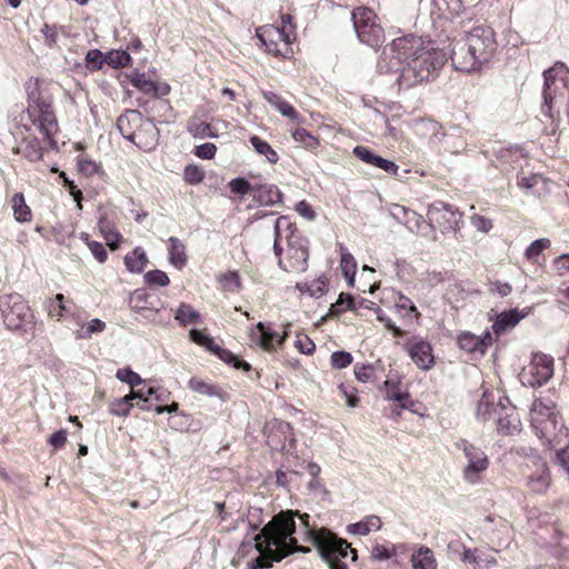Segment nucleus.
Segmentation results:
<instances>
[{"label": "nucleus", "instance_id": "f257e3e1", "mask_svg": "<svg viewBox=\"0 0 569 569\" xmlns=\"http://www.w3.org/2000/svg\"><path fill=\"white\" fill-rule=\"evenodd\" d=\"M447 61V53L425 44L415 36H403L392 40L385 47L377 62L381 74H397L396 82L400 88L410 89L433 79Z\"/></svg>", "mask_w": 569, "mask_h": 569}, {"label": "nucleus", "instance_id": "f03ea898", "mask_svg": "<svg viewBox=\"0 0 569 569\" xmlns=\"http://www.w3.org/2000/svg\"><path fill=\"white\" fill-rule=\"evenodd\" d=\"M296 517L309 529V515H300L299 511L282 510L274 515L266 523L259 533L253 537L254 548L259 556L247 562V569H269L274 562H280L286 557L295 553H308L309 547L298 545L295 537Z\"/></svg>", "mask_w": 569, "mask_h": 569}, {"label": "nucleus", "instance_id": "7ed1b4c3", "mask_svg": "<svg viewBox=\"0 0 569 569\" xmlns=\"http://www.w3.org/2000/svg\"><path fill=\"white\" fill-rule=\"evenodd\" d=\"M530 421L543 446L557 447L566 443L568 429L559 418L556 405L551 399L538 398L532 402Z\"/></svg>", "mask_w": 569, "mask_h": 569}, {"label": "nucleus", "instance_id": "20e7f679", "mask_svg": "<svg viewBox=\"0 0 569 569\" xmlns=\"http://www.w3.org/2000/svg\"><path fill=\"white\" fill-rule=\"evenodd\" d=\"M503 164H510L517 172V186L526 194L541 197L549 192V181L540 173L532 172L529 167L527 154L520 148L506 150L500 154Z\"/></svg>", "mask_w": 569, "mask_h": 569}, {"label": "nucleus", "instance_id": "39448f33", "mask_svg": "<svg viewBox=\"0 0 569 569\" xmlns=\"http://www.w3.org/2000/svg\"><path fill=\"white\" fill-rule=\"evenodd\" d=\"M309 540L319 549L323 560L328 562L330 569H347L341 560L352 555V560L357 559V552L347 540L337 537L331 532H315L308 530Z\"/></svg>", "mask_w": 569, "mask_h": 569}, {"label": "nucleus", "instance_id": "423d86ee", "mask_svg": "<svg viewBox=\"0 0 569 569\" xmlns=\"http://www.w3.org/2000/svg\"><path fill=\"white\" fill-rule=\"evenodd\" d=\"M353 29L360 42L377 49L385 41V30L377 14L367 7H358L351 12Z\"/></svg>", "mask_w": 569, "mask_h": 569}, {"label": "nucleus", "instance_id": "0eeeda50", "mask_svg": "<svg viewBox=\"0 0 569 569\" xmlns=\"http://www.w3.org/2000/svg\"><path fill=\"white\" fill-rule=\"evenodd\" d=\"M0 311L6 327L10 330L22 329L32 318L30 308L18 293L0 296Z\"/></svg>", "mask_w": 569, "mask_h": 569}, {"label": "nucleus", "instance_id": "6e6552de", "mask_svg": "<svg viewBox=\"0 0 569 569\" xmlns=\"http://www.w3.org/2000/svg\"><path fill=\"white\" fill-rule=\"evenodd\" d=\"M287 241V262L282 259L278 261L281 269L288 272H305L308 268V240L303 238L295 228V231H290L284 236Z\"/></svg>", "mask_w": 569, "mask_h": 569}, {"label": "nucleus", "instance_id": "1a4fd4ad", "mask_svg": "<svg viewBox=\"0 0 569 569\" xmlns=\"http://www.w3.org/2000/svg\"><path fill=\"white\" fill-rule=\"evenodd\" d=\"M430 231L438 228L443 234L456 232L462 222V214L452 204L437 201L429 206L427 211Z\"/></svg>", "mask_w": 569, "mask_h": 569}, {"label": "nucleus", "instance_id": "9d476101", "mask_svg": "<svg viewBox=\"0 0 569 569\" xmlns=\"http://www.w3.org/2000/svg\"><path fill=\"white\" fill-rule=\"evenodd\" d=\"M553 370V358L542 352H536L528 366L520 372V380L523 386L540 387L550 380Z\"/></svg>", "mask_w": 569, "mask_h": 569}, {"label": "nucleus", "instance_id": "9b49d317", "mask_svg": "<svg viewBox=\"0 0 569 569\" xmlns=\"http://www.w3.org/2000/svg\"><path fill=\"white\" fill-rule=\"evenodd\" d=\"M495 30L489 26L473 27L462 39L478 54L482 64L490 61L497 48Z\"/></svg>", "mask_w": 569, "mask_h": 569}, {"label": "nucleus", "instance_id": "f8f14e48", "mask_svg": "<svg viewBox=\"0 0 569 569\" xmlns=\"http://www.w3.org/2000/svg\"><path fill=\"white\" fill-rule=\"evenodd\" d=\"M526 487L533 495H543L551 485V476L547 463L540 457L528 459L522 469Z\"/></svg>", "mask_w": 569, "mask_h": 569}, {"label": "nucleus", "instance_id": "ddd939ff", "mask_svg": "<svg viewBox=\"0 0 569 569\" xmlns=\"http://www.w3.org/2000/svg\"><path fill=\"white\" fill-rule=\"evenodd\" d=\"M29 119L38 130L43 134L44 140L48 142L51 150L58 151V142L54 136L59 131L58 121L52 109V102L39 106L34 113H28Z\"/></svg>", "mask_w": 569, "mask_h": 569}, {"label": "nucleus", "instance_id": "4468645a", "mask_svg": "<svg viewBox=\"0 0 569 569\" xmlns=\"http://www.w3.org/2000/svg\"><path fill=\"white\" fill-rule=\"evenodd\" d=\"M267 445L276 451H289L293 443V431L289 422L273 419L266 423Z\"/></svg>", "mask_w": 569, "mask_h": 569}, {"label": "nucleus", "instance_id": "2eb2a0df", "mask_svg": "<svg viewBox=\"0 0 569 569\" xmlns=\"http://www.w3.org/2000/svg\"><path fill=\"white\" fill-rule=\"evenodd\" d=\"M477 56L462 38L453 41L450 59L456 70L462 72L480 70L483 64Z\"/></svg>", "mask_w": 569, "mask_h": 569}, {"label": "nucleus", "instance_id": "dca6fc26", "mask_svg": "<svg viewBox=\"0 0 569 569\" xmlns=\"http://www.w3.org/2000/svg\"><path fill=\"white\" fill-rule=\"evenodd\" d=\"M457 447L463 451L468 459V465L463 470L465 478L470 482H475L478 478V473L488 467L487 456L483 451L476 448L465 439L457 442Z\"/></svg>", "mask_w": 569, "mask_h": 569}, {"label": "nucleus", "instance_id": "f3484780", "mask_svg": "<svg viewBox=\"0 0 569 569\" xmlns=\"http://www.w3.org/2000/svg\"><path fill=\"white\" fill-rule=\"evenodd\" d=\"M390 213L399 223L405 224L409 231L421 236L430 233V223L416 211L401 204H393Z\"/></svg>", "mask_w": 569, "mask_h": 569}, {"label": "nucleus", "instance_id": "a211bd4d", "mask_svg": "<svg viewBox=\"0 0 569 569\" xmlns=\"http://www.w3.org/2000/svg\"><path fill=\"white\" fill-rule=\"evenodd\" d=\"M287 337L288 332L286 330L280 333L263 322H258L250 333L251 341L267 351L276 350L282 346Z\"/></svg>", "mask_w": 569, "mask_h": 569}, {"label": "nucleus", "instance_id": "6ab92c4d", "mask_svg": "<svg viewBox=\"0 0 569 569\" xmlns=\"http://www.w3.org/2000/svg\"><path fill=\"white\" fill-rule=\"evenodd\" d=\"M406 349L415 362L421 370H429L435 365L432 347L430 342L422 338H413L406 343Z\"/></svg>", "mask_w": 569, "mask_h": 569}, {"label": "nucleus", "instance_id": "aec40b11", "mask_svg": "<svg viewBox=\"0 0 569 569\" xmlns=\"http://www.w3.org/2000/svg\"><path fill=\"white\" fill-rule=\"evenodd\" d=\"M522 430L519 412L508 398L500 397V433L518 435Z\"/></svg>", "mask_w": 569, "mask_h": 569}, {"label": "nucleus", "instance_id": "412c9836", "mask_svg": "<svg viewBox=\"0 0 569 569\" xmlns=\"http://www.w3.org/2000/svg\"><path fill=\"white\" fill-rule=\"evenodd\" d=\"M143 122V116L138 110H126L117 120V128L121 136L130 141L136 142L137 138H140V133H137L140 124Z\"/></svg>", "mask_w": 569, "mask_h": 569}, {"label": "nucleus", "instance_id": "4be33fe9", "mask_svg": "<svg viewBox=\"0 0 569 569\" xmlns=\"http://www.w3.org/2000/svg\"><path fill=\"white\" fill-rule=\"evenodd\" d=\"M353 154L365 163L379 168L388 174H398L399 167L393 161L380 157L366 146L355 147Z\"/></svg>", "mask_w": 569, "mask_h": 569}, {"label": "nucleus", "instance_id": "5701e85b", "mask_svg": "<svg viewBox=\"0 0 569 569\" xmlns=\"http://www.w3.org/2000/svg\"><path fill=\"white\" fill-rule=\"evenodd\" d=\"M491 341L492 338L488 330L483 331L480 336H476L471 332H463L458 337L459 347L468 352L478 351L483 353Z\"/></svg>", "mask_w": 569, "mask_h": 569}, {"label": "nucleus", "instance_id": "b1692460", "mask_svg": "<svg viewBox=\"0 0 569 569\" xmlns=\"http://www.w3.org/2000/svg\"><path fill=\"white\" fill-rule=\"evenodd\" d=\"M13 152L21 154L30 162H37L43 158L44 149L41 147L40 140L37 137L27 136L13 148Z\"/></svg>", "mask_w": 569, "mask_h": 569}, {"label": "nucleus", "instance_id": "393cba45", "mask_svg": "<svg viewBox=\"0 0 569 569\" xmlns=\"http://www.w3.org/2000/svg\"><path fill=\"white\" fill-rule=\"evenodd\" d=\"M253 201L259 206H274L282 202V192L276 184L254 183Z\"/></svg>", "mask_w": 569, "mask_h": 569}, {"label": "nucleus", "instance_id": "a878e982", "mask_svg": "<svg viewBox=\"0 0 569 569\" xmlns=\"http://www.w3.org/2000/svg\"><path fill=\"white\" fill-rule=\"evenodd\" d=\"M569 81L555 82L549 80L543 84V103L541 106L542 113L549 119H553L552 113V101L558 94H563V91L568 88Z\"/></svg>", "mask_w": 569, "mask_h": 569}, {"label": "nucleus", "instance_id": "bb28decb", "mask_svg": "<svg viewBox=\"0 0 569 569\" xmlns=\"http://www.w3.org/2000/svg\"><path fill=\"white\" fill-rule=\"evenodd\" d=\"M137 133H140V138L136 139L134 144L140 149L152 150L156 147L159 139V129L153 121L143 119Z\"/></svg>", "mask_w": 569, "mask_h": 569}, {"label": "nucleus", "instance_id": "cd10ccee", "mask_svg": "<svg viewBox=\"0 0 569 569\" xmlns=\"http://www.w3.org/2000/svg\"><path fill=\"white\" fill-rule=\"evenodd\" d=\"M262 97L283 117H287L290 120L296 121L298 123L302 122V118L296 111V109L289 102L283 100L278 93L264 90L262 91Z\"/></svg>", "mask_w": 569, "mask_h": 569}, {"label": "nucleus", "instance_id": "c85d7f7f", "mask_svg": "<svg viewBox=\"0 0 569 569\" xmlns=\"http://www.w3.org/2000/svg\"><path fill=\"white\" fill-rule=\"evenodd\" d=\"M190 339L199 346L204 347L207 350L211 351L219 359H231V351L218 346L214 343L213 339L198 329H191L189 332Z\"/></svg>", "mask_w": 569, "mask_h": 569}, {"label": "nucleus", "instance_id": "c756f323", "mask_svg": "<svg viewBox=\"0 0 569 569\" xmlns=\"http://www.w3.org/2000/svg\"><path fill=\"white\" fill-rule=\"evenodd\" d=\"M413 569H437L433 551L428 547H420L410 558Z\"/></svg>", "mask_w": 569, "mask_h": 569}, {"label": "nucleus", "instance_id": "7c9ffc66", "mask_svg": "<svg viewBox=\"0 0 569 569\" xmlns=\"http://www.w3.org/2000/svg\"><path fill=\"white\" fill-rule=\"evenodd\" d=\"M273 229H274L273 251H274V254L278 257V261H279L281 259V253H282V247L280 246V241L282 238H284V236L287 233H289L290 231H295V228H293V224L291 223V221L289 220V218L282 216V217H279L274 221Z\"/></svg>", "mask_w": 569, "mask_h": 569}, {"label": "nucleus", "instance_id": "2f4dec72", "mask_svg": "<svg viewBox=\"0 0 569 569\" xmlns=\"http://www.w3.org/2000/svg\"><path fill=\"white\" fill-rule=\"evenodd\" d=\"M131 84L144 94L157 97L156 82L152 81L144 72L133 70L128 76Z\"/></svg>", "mask_w": 569, "mask_h": 569}, {"label": "nucleus", "instance_id": "473e14b6", "mask_svg": "<svg viewBox=\"0 0 569 569\" xmlns=\"http://www.w3.org/2000/svg\"><path fill=\"white\" fill-rule=\"evenodd\" d=\"M381 528V520L378 516L371 515L363 520L351 523L347 527L349 533L366 536L371 530H379Z\"/></svg>", "mask_w": 569, "mask_h": 569}, {"label": "nucleus", "instance_id": "72a5a7b5", "mask_svg": "<svg viewBox=\"0 0 569 569\" xmlns=\"http://www.w3.org/2000/svg\"><path fill=\"white\" fill-rule=\"evenodd\" d=\"M385 387H386L385 398L387 400L397 402V405L401 409H410L415 405L413 400L410 398V395L408 392H391L390 391L389 388H398V382H396L391 379H388L385 381Z\"/></svg>", "mask_w": 569, "mask_h": 569}, {"label": "nucleus", "instance_id": "f704fd0d", "mask_svg": "<svg viewBox=\"0 0 569 569\" xmlns=\"http://www.w3.org/2000/svg\"><path fill=\"white\" fill-rule=\"evenodd\" d=\"M169 261L178 269H181L187 263V254L184 244L176 237L169 238Z\"/></svg>", "mask_w": 569, "mask_h": 569}, {"label": "nucleus", "instance_id": "c9c22d12", "mask_svg": "<svg viewBox=\"0 0 569 569\" xmlns=\"http://www.w3.org/2000/svg\"><path fill=\"white\" fill-rule=\"evenodd\" d=\"M187 131L197 139L216 138L218 134L213 131L211 126L201 121L199 118H191L187 124Z\"/></svg>", "mask_w": 569, "mask_h": 569}, {"label": "nucleus", "instance_id": "e433bc0d", "mask_svg": "<svg viewBox=\"0 0 569 569\" xmlns=\"http://www.w3.org/2000/svg\"><path fill=\"white\" fill-rule=\"evenodd\" d=\"M148 262L146 252L137 247L124 257V264L130 272H141Z\"/></svg>", "mask_w": 569, "mask_h": 569}, {"label": "nucleus", "instance_id": "4c0bfd02", "mask_svg": "<svg viewBox=\"0 0 569 569\" xmlns=\"http://www.w3.org/2000/svg\"><path fill=\"white\" fill-rule=\"evenodd\" d=\"M14 219L19 222H27L31 220V210L27 206L24 196L21 192H17L11 199Z\"/></svg>", "mask_w": 569, "mask_h": 569}, {"label": "nucleus", "instance_id": "58836bf2", "mask_svg": "<svg viewBox=\"0 0 569 569\" xmlns=\"http://www.w3.org/2000/svg\"><path fill=\"white\" fill-rule=\"evenodd\" d=\"M200 313L194 310L188 303H180L178 309L174 311V319L179 322L180 326L186 327L191 323H197L200 320Z\"/></svg>", "mask_w": 569, "mask_h": 569}, {"label": "nucleus", "instance_id": "ea45409f", "mask_svg": "<svg viewBox=\"0 0 569 569\" xmlns=\"http://www.w3.org/2000/svg\"><path fill=\"white\" fill-rule=\"evenodd\" d=\"M495 411L493 393L483 391L476 407V417L481 421H487Z\"/></svg>", "mask_w": 569, "mask_h": 569}, {"label": "nucleus", "instance_id": "a19ab883", "mask_svg": "<svg viewBox=\"0 0 569 569\" xmlns=\"http://www.w3.org/2000/svg\"><path fill=\"white\" fill-rule=\"evenodd\" d=\"M528 313L529 311L527 309L521 311L518 309H511L500 312V331L516 327L528 316Z\"/></svg>", "mask_w": 569, "mask_h": 569}, {"label": "nucleus", "instance_id": "79ce46f5", "mask_svg": "<svg viewBox=\"0 0 569 569\" xmlns=\"http://www.w3.org/2000/svg\"><path fill=\"white\" fill-rule=\"evenodd\" d=\"M250 143L253 147V149L259 153L267 158V160L274 164L278 162L279 157L276 150L264 140H262L258 136H252L250 138Z\"/></svg>", "mask_w": 569, "mask_h": 569}, {"label": "nucleus", "instance_id": "37998d69", "mask_svg": "<svg viewBox=\"0 0 569 569\" xmlns=\"http://www.w3.org/2000/svg\"><path fill=\"white\" fill-rule=\"evenodd\" d=\"M98 226L108 246L112 250L117 249L122 240V236L112 228V226L107 219H101Z\"/></svg>", "mask_w": 569, "mask_h": 569}, {"label": "nucleus", "instance_id": "c03bdc74", "mask_svg": "<svg viewBox=\"0 0 569 569\" xmlns=\"http://www.w3.org/2000/svg\"><path fill=\"white\" fill-rule=\"evenodd\" d=\"M545 83L549 80L555 82L569 81V70L562 62H557L553 67L543 72Z\"/></svg>", "mask_w": 569, "mask_h": 569}, {"label": "nucleus", "instance_id": "a18cd8bd", "mask_svg": "<svg viewBox=\"0 0 569 569\" xmlns=\"http://www.w3.org/2000/svg\"><path fill=\"white\" fill-rule=\"evenodd\" d=\"M131 61L130 54L124 50H112L104 56V62L112 68H122Z\"/></svg>", "mask_w": 569, "mask_h": 569}, {"label": "nucleus", "instance_id": "49530a36", "mask_svg": "<svg viewBox=\"0 0 569 569\" xmlns=\"http://www.w3.org/2000/svg\"><path fill=\"white\" fill-rule=\"evenodd\" d=\"M218 282L226 291H236L240 288V277L236 271H228L218 277Z\"/></svg>", "mask_w": 569, "mask_h": 569}, {"label": "nucleus", "instance_id": "de8ad7c7", "mask_svg": "<svg viewBox=\"0 0 569 569\" xmlns=\"http://www.w3.org/2000/svg\"><path fill=\"white\" fill-rule=\"evenodd\" d=\"M188 386L192 391L203 396L213 397L219 395L217 388L213 385H210L198 378H191L188 382Z\"/></svg>", "mask_w": 569, "mask_h": 569}, {"label": "nucleus", "instance_id": "09e8293b", "mask_svg": "<svg viewBox=\"0 0 569 569\" xmlns=\"http://www.w3.org/2000/svg\"><path fill=\"white\" fill-rule=\"evenodd\" d=\"M292 138L296 142L302 143L308 149H316L319 146V140L305 128L296 129Z\"/></svg>", "mask_w": 569, "mask_h": 569}, {"label": "nucleus", "instance_id": "8fccbe9b", "mask_svg": "<svg viewBox=\"0 0 569 569\" xmlns=\"http://www.w3.org/2000/svg\"><path fill=\"white\" fill-rule=\"evenodd\" d=\"M232 193L244 196L249 192L253 194L254 183L249 182L246 178L238 177L229 181L228 183Z\"/></svg>", "mask_w": 569, "mask_h": 569}, {"label": "nucleus", "instance_id": "3c124183", "mask_svg": "<svg viewBox=\"0 0 569 569\" xmlns=\"http://www.w3.org/2000/svg\"><path fill=\"white\" fill-rule=\"evenodd\" d=\"M397 553V545H379L373 546L371 557L376 560H389Z\"/></svg>", "mask_w": 569, "mask_h": 569}, {"label": "nucleus", "instance_id": "603ef678", "mask_svg": "<svg viewBox=\"0 0 569 569\" xmlns=\"http://www.w3.org/2000/svg\"><path fill=\"white\" fill-rule=\"evenodd\" d=\"M116 378L119 379L120 381L129 385L132 388L141 385L143 381L137 372L131 370L130 367H124V368L118 369L116 372Z\"/></svg>", "mask_w": 569, "mask_h": 569}, {"label": "nucleus", "instance_id": "864d4df0", "mask_svg": "<svg viewBox=\"0 0 569 569\" xmlns=\"http://www.w3.org/2000/svg\"><path fill=\"white\" fill-rule=\"evenodd\" d=\"M204 178V171L200 166L188 164L183 170V179L189 184H199Z\"/></svg>", "mask_w": 569, "mask_h": 569}, {"label": "nucleus", "instance_id": "5fc2aeb1", "mask_svg": "<svg viewBox=\"0 0 569 569\" xmlns=\"http://www.w3.org/2000/svg\"><path fill=\"white\" fill-rule=\"evenodd\" d=\"M551 244L550 240L547 238H541L535 240L526 250V257L529 260L536 261L541 252L549 248Z\"/></svg>", "mask_w": 569, "mask_h": 569}, {"label": "nucleus", "instance_id": "6e6d98bb", "mask_svg": "<svg viewBox=\"0 0 569 569\" xmlns=\"http://www.w3.org/2000/svg\"><path fill=\"white\" fill-rule=\"evenodd\" d=\"M51 100L43 97L38 88L28 91V113H34V110L39 109V106L48 104Z\"/></svg>", "mask_w": 569, "mask_h": 569}, {"label": "nucleus", "instance_id": "4d7b16f0", "mask_svg": "<svg viewBox=\"0 0 569 569\" xmlns=\"http://www.w3.org/2000/svg\"><path fill=\"white\" fill-rule=\"evenodd\" d=\"M569 447V439L566 438V443L557 447H547L550 450L556 451V463L559 465L569 475V453L567 452V448Z\"/></svg>", "mask_w": 569, "mask_h": 569}, {"label": "nucleus", "instance_id": "13d9d810", "mask_svg": "<svg viewBox=\"0 0 569 569\" xmlns=\"http://www.w3.org/2000/svg\"><path fill=\"white\" fill-rule=\"evenodd\" d=\"M298 289L303 293H308L310 297L318 298L326 292L327 282L326 280L319 278L313 280L310 284H306V289L302 286L298 284Z\"/></svg>", "mask_w": 569, "mask_h": 569}, {"label": "nucleus", "instance_id": "bf43d9fd", "mask_svg": "<svg viewBox=\"0 0 569 569\" xmlns=\"http://www.w3.org/2000/svg\"><path fill=\"white\" fill-rule=\"evenodd\" d=\"M352 356L348 351H335L331 353L330 363L333 369H343L352 363Z\"/></svg>", "mask_w": 569, "mask_h": 569}, {"label": "nucleus", "instance_id": "052dcab7", "mask_svg": "<svg viewBox=\"0 0 569 569\" xmlns=\"http://www.w3.org/2000/svg\"><path fill=\"white\" fill-rule=\"evenodd\" d=\"M144 281L148 286L166 287L170 280L167 273L162 270H151L144 274Z\"/></svg>", "mask_w": 569, "mask_h": 569}, {"label": "nucleus", "instance_id": "680f3d73", "mask_svg": "<svg viewBox=\"0 0 569 569\" xmlns=\"http://www.w3.org/2000/svg\"><path fill=\"white\" fill-rule=\"evenodd\" d=\"M396 308L399 312L402 313L403 317H407L409 313H413L415 318L420 316L412 300L403 295H400L396 300Z\"/></svg>", "mask_w": 569, "mask_h": 569}, {"label": "nucleus", "instance_id": "e2e57ef3", "mask_svg": "<svg viewBox=\"0 0 569 569\" xmlns=\"http://www.w3.org/2000/svg\"><path fill=\"white\" fill-rule=\"evenodd\" d=\"M337 312H345L347 310L357 311V303L355 298L350 293H340L339 299L332 306Z\"/></svg>", "mask_w": 569, "mask_h": 569}, {"label": "nucleus", "instance_id": "0e129e2a", "mask_svg": "<svg viewBox=\"0 0 569 569\" xmlns=\"http://www.w3.org/2000/svg\"><path fill=\"white\" fill-rule=\"evenodd\" d=\"M355 376L360 382H369L375 376V368L372 365L357 363L353 368Z\"/></svg>", "mask_w": 569, "mask_h": 569}, {"label": "nucleus", "instance_id": "69168bd1", "mask_svg": "<svg viewBox=\"0 0 569 569\" xmlns=\"http://www.w3.org/2000/svg\"><path fill=\"white\" fill-rule=\"evenodd\" d=\"M104 328L106 323L102 320L98 318L92 319L89 321L87 328L78 333V338L88 339L91 337L92 333L102 332Z\"/></svg>", "mask_w": 569, "mask_h": 569}, {"label": "nucleus", "instance_id": "338daca9", "mask_svg": "<svg viewBox=\"0 0 569 569\" xmlns=\"http://www.w3.org/2000/svg\"><path fill=\"white\" fill-rule=\"evenodd\" d=\"M86 61L88 63V68L92 71L99 70L104 62V56L98 49L89 50L86 56Z\"/></svg>", "mask_w": 569, "mask_h": 569}, {"label": "nucleus", "instance_id": "774afa93", "mask_svg": "<svg viewBox=\"0 0 569 569\" xmlns=\"http://www.w3.org/2000/svg\"><path fill=\"white\" fill-rule=\"evenodd\" d=\"M84 239L87 241V244H88L92 256L99 262H101V263L104 262L107 260L108 253H107V250L104 249L103 244L98 241H89L88 234L84 236Z\"/></svg>", "mask_w": 569, "mask_h": 569}]
</instances>
